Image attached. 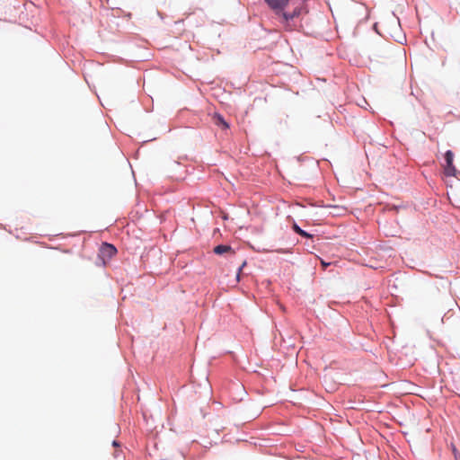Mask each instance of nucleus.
<instances>
[{"mask_svg":"<svg viewBox=\"0 0 460 460\" xmlns=\"http://www.w3.org/2000/svg\"><path fill=\"white\" fill-rule=\"evenodd\" d=\"M445 164H443L444 172L447 176H456V169L453 164L454 153L451 150H447L444 155Z\"/></svg>","mask_w":460,"mask_h":460,"instance_id":"nucleus-1","label":"nucleus"},{"mask_svg":"<svg viewBox=\"0 0 460 460\" xmlns=\"http://www.w3.org/2000/svg\"><path fill=\"white\" fill-rule=\"evenodd\" d=\"M116 252L117 250L112 244L104 243L102 244L99 250V257L103 261V263H106V261L111 259L116 254Z\"/></svg>","mask_w":460,"mask_h":460,"instance_id":"nucleus-2","label":"nucleus"},{"mask_svg":"<svg viewBox=\"0 0 460 460\" xmlns=\"http://www.w3.org/2000/svg\"><path fill=\"white\" fill-rule=\"evenodd\" d=\"M112 445H113L114 447L119 446V444H118V442H117V441H113Z\"/></svg>","mask_w":460,"mask_h":460,"instance_id":"nucleus-11","label":"nucleus"},{"mask_svg":"<svg viewBox=\"0 0 460 460\" xmlns=\"http://www.w3.org/2000/svg\"><path fill=\"white\" fill-rule=\"evenodd\" d=\"M214 252L216 254H223V253H226V252H233V249L231 246L229 245H224V244H220V245H217L214 248Z\"/></svg>","mask_w":460,"mask_h":460,"instance_id":"nucleus-6","label":"nucleus"},{"mask_svg":"<svg viewBox=\"0 0 460 460\" xmlns=\"http://www.w3.org/2000/svg\"><path fill=\"white\" fill-rule=\"evenodd\" d=\"M213 123L221 128L222 129H228L229 128V124L225 120V119L223 118L222 115H220L219 113H215L213 115Z\"/></svg>","mask_w":460,"mask_h":460,"instance_id":"nucleus-4","label":"nucleus"},{"mask_svg":"<svg viewBox=\"0 0 460 460\" xmlns=\"http://www.w3.org/2000/svg\"><path fill=\"white\" fill-rule=\"evenodd\" d=\"M294 231L298 234L299 235L306 238H312V234L306 233L305 231L302 230L296 224L293 225Z\"/></svg>","mask_w":460,"mask_h":460,"instance_id":"nucleus-7","label":"nucleus"},{"mask_svg":"<svg viewBox=\"0 0 460 460\" xmlns=\"http://www.w3.org/2000/svg\"><path fill=\"white\" fill-rule=\"evenodd\" d=\"M246 265V262L243 261V264L241 265V267L239 268V270H238V273H237V279H239V277H240V273L243 270V268Z\"/></svg>","mask_w":460,"mask_h":460,"instance_id":"nucleus-8","label":"nucleus"},{"mask_svg":"<svg viewBox=\"0 0 460 460\" xmlns=\"http://www.w3.org/2000/svg\"><path fill=\"white\" fill-rule=\"evenodd\" d=\"M453 453H454L456 460H460V457L458 458V456H457V451H456V447L453 448Z\"/></svg>","mask_w":460,"mask_h":460,"instance_id":"nucleus-10","label":"nucleus"},{"mask_svg":"<svg viewBox=\"0 0 460 460\" xmlns=\"http://www.w3.org/2000/svg\"><path fill=\"white\" fill-rule=\"evenodd\" d=\"M301 13V8L296 7L292 13H282V17L286 22H288L289 20H293L294 18L297 17Z\"/></svg>","mask_w":460,"mask_h":460,"instance_id":"nucleus-5","label":"nucleus"},{"mask_svg":"<svg viewBox=\"0 0 460 460\" xmlns=\"http://www.w3.org/2000/svg\"><path fill=\"white\" fill-rule=\"evenodd\" d=\"M321 264L323 269L325 270L331 263L325 262L323 260H321Z\"/></svg>","mask_w":460,"mask_h":460,"instance_id":"nucleus-9","label":"nucleus"},{"mask_svg":"<svg viewBox=\"0 0 460 460\" xmlns=\"http://www.w3.org/2000/svg\"><path fill=\"white\" fill-rule=\"evenodd\" d=\"M268 5L276 13H281L288 4L289 0H264Z\"/></svg>","mask_w":460,"mask_h":460,"instance_id":"nucleus-3","label":"nucleus"}]
</instances>
